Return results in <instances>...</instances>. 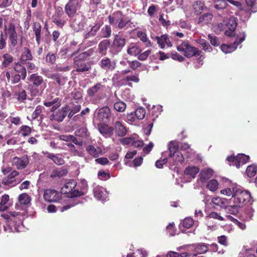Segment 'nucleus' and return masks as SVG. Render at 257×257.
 Segmentation results:
<instances>
[{
    "label": "nucleus",
    "mask_w": 257,
    "mask_h": 257,
    "mask_svg": "<svg viewBox=\"0 0 257 257\" xmlns=\"http://www.w3.org/2000/svg\"><path fill=\"white\" fill-rule=\"evenodd\" d=\"M177 45V49L178 51L183 52L184 56L188 58L194 56H200L199 61H202L201 57L203 56L202 51L198 50L196 48L191 46L188 41H182L178 38H174Z\"/></svg>",
    "instance_id": "nucleus-1"
},
{
    "label": "nucleus",
    "mask_w": 257,
    "mask_h": 257,
    "mask_svg": "<svg viewBox=\"0 0 257 257\" xmlns=\"http://www.w3.org/2000/svg\"><path fill=\"white\" fill-rule=\"evenodd\" d=\"M232 197L234 198V202L240 207L249 201L251 196L248 191L243 190L240 186L235 185L233 187Z\"/></svg>",
    "instance_id": "nucleus-2"
},
{
    "label": "nucleus",
    "mask_w": 257,
    "mask_h": 257,
    "mask_svg": "<svg viewBox=\"0 0 257 257\" xmlns=\"http://www.w3.org/2000/svg\"><path fill=\"white\" fill-rule=\"evenodd\" d=\"M87 22L89 24V28H87V33L84 35V43H87V40L92 37H94L97 33L99 31L101 26V24L98 22H95L94 23H89V20L87 21ZM97 42L96 39L95 40L88 41L89 43L88 46H91L95 45Z\"/></svg>",
    "instance_id": "nucleus-3"
},
{
    "label": "nucleus",
    "mask_w": 257,
    "mask_h": 257,
    "mask_svg": "<svg viewBox=\"0 0 257 257\" xmlns=\"http://www.w3.org/2000/svg\"><path fill=\"white\" fill-rule=\"evenodd\" d=\"M77 183L75 180L72 179L65 183L61 188V191L63 194H70L71 197H74L82 195L81 192L75 189Z\"/></svg>",
    "instance_id": "nucleus-4"
},
{
    "label": "nucleus",
    "mask_w": 257,
    "mask_h": 257,
    "mask_svg": "<svg viewBox=\"0 0 257 257\" xmlns=\"http://www.w3.org/2000/svg\"><path fill=\"white\" fill-rule=\"evenodd\" d=\"M245 36L246 35L244 32H240L232 45L222 44L221 46V50L224 53H231L234 51L237 48V46L245 40Z\"/></svg>",
    "instance_id": "nucleus-5"
},
{
    "label": "nucleus",
    "mask_w": 257,
    "mask_h": 257,
    "mask_svg": "<svg viewBox=\"0 0 257 257\" xmlns=\"http://www.w3.org/2000/svg\"><path fill=\"white\" fill-rule=\"evenodd\" d=\"M19 173L16 170L12 171L8 175L3 179L2 184L5 186H8L10 187L16 186L19 184L23 178L19 179L16 177L19 175Z\"/></svg>",
    "instance_id": "nucleus-6"
},
{
    "label": "nucleus",
    "mask_w": 257,
    "mask_h": 257,
    "mask_svg": "<svg viewBox=\"0 0 257 257\" xmlns=\"http://www.w3.org/2000/svg\"><path fill=\"white\" fill-rule=\"evenodd\" d=\"M249 159L248 156L245 155L243 154H238L236 156H231L227 158L228 162H232L236 168H239L241 165H243L246 163Z\"/></svg>",
    "instance_id": "nucleus-7"
},
{
    "label": "nucleus",
    "mask_w": 257,
    "mask_h": 257,
    "mask_svg": "<svg viewBox=\"0 0 257 257\" xmlns=\"http://www.w3.org/2000/svg\"><path fill=\"white\" fill-rule=\"evenodd\" d=\"M70 109L68 106H66L59 110L58 111L53 113L50 116V119L51 120H54L58 122L63 121L65 116L68 114Z\"/></svg>",
    "instance_id": "nucleus-8"
},
{
    "label": "nucleus",
    "mask_w": 257,
    "mask_h": 257,
    "mask_svg": "<svg viewBox=\"0 0 257 257\" xmlns=\"http://www.w3.org/2000/svg\"><path fill=\"white\" fill-rule=\"evenodd\" d=\"M29 157L25 155L21 158L15 157L12 159V164L16 166L18 169H23L25 168L29 164Z\"/></svg>",
    "instance_id": "nucleus-9"
},
{
    "label": "nucleus",
    "mask_w": 257,
    "mask_h": 257,
    "mask_svg": "<svg viewBox=\"0 0 257 257\" xmlns=\"http://www.w3.org/2000/svg\"><path fill=\"white\" fill-rule=\"evenodd\" d=\"M61 194L59 192L53 189H46L44 191L43 197L48 202H56L60 199Z\"/></svg>",
    "instance_id": "nucleus-10"
},
{
    "label": "nucleus",
    "mask_w": 257,
    "mask_h": 257,
    "mask_svg": "<svg viewBox=\"0 0 257 257\" xmlns=\"http://www.w3.org/2000/svg\"><path fill=\"white\" fill-rule=\"evenodd\" d=\"M189 246L190 250L194 252L192 253L193 256H197L198 254L204 253L208 250V246L202 243L190 245Z\"/></svg>",
    "instance_id": "nucleus-11"
},
{
    "label": "nucleus",
    "mask_w": 257,
    "mask_h": 257,
    "mask_svg": "<svg viewBox=\"0 0 257 257\" xmlns=\"http://www.w3.org/2000/svg\"><path fill=\"white\" fill-rule=\"evenodd\" d=\"M80 4L79 3H69L65 6V12L69 18H72L74 16L77 11L80 8Z\"/></svg>",
    "instance_id": "nucleus-12"
},
{
    "label": "nucleus",
    "mask_w": 257,
    "mask_h": 257,
    "mask_svg": "<svg viewBox=\"0 0 257 257\" xmlns=\"http://www.w3.org/2000/svg\"><path fill=\"white\" fill-rule=\"evenodd\" d=\"M226 26L229 29V31H225V35L227 36L232 37L234 35V31L237 26L236 18L231 17L229 19Z\"/></svg>",
    "instance_id": "nucleus-13"
},
{
    "label": "nucleus",
    "mask_w": 257,
    "mask_h": 257,
    "mask_svg": "<svg viewBox=\"0 0 257 257\" xmlns=\"http://www.w3.org/2000/svg\"><path fill=\"white\" fill-rule=\"evenodd\" d=\"M100 67L106 71L113 70L116 67V63L114 61H111L108 58H104L99 62Z\"/></svg>",
    "instance_id": "nucleus-14"
},
{
    "label": "nucleus",
    "mask_w": 257,
    "mask_h": 257,
    "mask_svg": "<svg viewBox=\"0 0 257 257\" xmlns=\"http://www.w3.org/2000/svg\"><path fill=\"white\" fill-rule=\"evenodd\" d=\"M93 193L95 198L101 201H104L107 198V193L105 189L102 187L97 186L94 187Z\"/></svg>",
    "instance_id": "nucleus-15"
},
{
    "label": "nucleus",
    "mask_w": 257,
    "mask_h": 257,
    "mask_svg": "<svg viewBox=\"0 0 257 257\" xmlns=\"http://www.w3.org/2000/svg\"><path fill=\"white\" fill-rule=\"evenodd\" d=\"M112 128L116 135L118 137H123L126 134L127 130L125 127L123 123L119 121L115 122Z\"/></svg>",
    "instance_id": "nucleus-16"
},
{
    "label": "nucleus",
    "mask_w": 257,
    "mask_h": 257,
    "mask_svg": "<svg viewBox=\"0 0 257 257\" xmlns=\"http://www.w3.org/2000/svg\"><path fill=\"white\" fill-rule=\"evenodd\" d=\"M5 76L7 79V82L12 84L18 83L22 78L20 74H16L13 71H6Z\"/></svg>",
    "instance_id": "nucleus-17"
},
{
    "label": "nucleus",
    "mask_w": 257,
    "mask_h": 257,
    "mask_svg": "<svg viewBox=\"0 0 257 257\" xmlns=\"http://www.w3.org/2000/svg\"><path fill=\"white\" fill-rule=\"evenodd\" d=\"M155 40L162 49L164 48L166 45L169 47L172 46V44L167 35H163L160 37L156 36Z\"/></svg>",
    "instance_id": "nucleus-18"
},
{
    "label": "nucleus",
    "mask_w": 257,
    "mask_h": 257,
    "mask_svg": "<svg viewBox=\"0 0 257 257\" xmlns=\"http://www.w3.org/2000/svg\"><path fill=\"white\" fill-rule=\"evenodd\" d=\"M125 44V39L118 35L115 36L113 42V46L117 52H120Z\"/></svg>",
    "instance_id": "nucleus-19"
},
{
    "label": "nucleus",
    "mask_w": 257,
    "mask_h": 257,
    "mask_svg": "<svg viewBox=\"0 0 257 257\" xmlns=\"http://www.w3.org/2000/svg\"><path fill=\"white\" fill-rule=\"evenodd\" d=\"M199 168L196 166H188L184 170V175L192 179L195 178L196 175L199 173Z\"/></svg>",
    "instance_id": "nucleus-20"
},
{
    "label": "nucleus",
    "mask_w": 257,
    "mask_h": 257,
    "mask_svg": "<svg viewBox=\"0 0 257 257\" xmlns=\"http://www.w3.org/2000/svg\"><path fill=\"white\" fill-rule=\"evenodd\" d=\"M74 66L77 72H83L89 70V67L80 59L75 58Z\"/></svg>",
    "instance_id": "nucleus-21"
},
{
    "label": "nucleus",
    "mask_w": 257,
    "mask_h": 257,
    "mask_svg": "<svg viewBox=\"0 0 257 257\" xmlns=\"http://www.w3.org/2000/svg\"><path fill=\"white\" fill-rule=\"evenodd\" d=\"M97 116L98 118L102 121L107 119L110 116V109L107 106L102 107L99 109Z\"/></svg>",
    "instance_id": "nucleus-22"
},
{
    "label": "nucleus",
    "mask_w": 257,
    "mask_h": 257,
    "mask_svg": "<svg viewBox=\"0 0 257 257\" xmlns=\"http://www.w3.org/2000/svg\"><path fill=\"white\" fill-rule=\"evenodd\" d=\"M33 30L36 36V40L38 45H40L41 39V25L38 22H34L32 26Z\"/></svg>",
    "instance_id": "nucleus-23"
},
{
    "label": "nucleus",
    "mask_w": 257,
    "mask_h": 257,
    "mask_svg": "<svg viewBox=\"0 0 257 257\" xmlns=\"http://www.w3.org/2000/svg\"><path fill=\"white\" fill-rule=\"evenodd\" d=\"M28 79L35 87L40 86L44 82L43 77L39 75L38 73L31 74Z\"/></svg>",
    "instance_id": "nucleus-24"
},
{
    "label": "nucleus",
    "mask_w": 257,
    "mask_h": 257,
    "mask_svg": "<svg viewBox=\"0 0 257 257\" xmlns=\"http://www.w3.org/2000/svg\"><path fill=\"white\" fill-rule=\"evenodd\" d=\"M99 132L105 137L111 136L113 134V128L106 124H100L98 125Z\"/></svg>",
    "instance_id": "nucleus-25"
},
{
    "label": "nucleus",
    "mask_w": 257,
    "mask_h": 257,
    "mask_svg": "<svg viewBox=\"0 0 257 257\" xmlns=\"http://www.w3.org/2000/svg\"><path fill=\"white\" fill-rule=\"evenodd\" d=\"M213 16L210 13H206L199 17L198 24L203 26L210 23L212 19Z\"/></svg>",
    "instance_id": "nucleus-26"
},
{
    "label": "nucleus",
    "mask_w": 257,
    "mask_h": 257,
    "mask_svg": "<svg viewBox=\"0 0 257 257\" xmlns=\"http://www.w3.org/2000/svg\"><path fill=\"white\" fill-rule=\"evenodd\" d=\"M13 71L16 74H20L23 80L25 79L27 76V70L24 66L19 63H17L14 67Z\"/></svg>",
    "instance_id": "nucleus-27"
},
{
    "label": "nucleus",
    "mask_w": 257,
    "mask_h": 257,
    "mask_svg": "<svg viewBox=\"0 0 257 257\" xmlns=\"http://www.w3.org/2000/svg\"><path fill=\"white\" fill-rule=\"evenodd\" d=\"M110 45V41L107 39L101 41L98 44V50L100 54L105 55L106 54L107 50Z\"/></svg>",
    "instance_id": "nucleus-28"
},
{
    "label": "nucleus",
    "mask_w": 257,
    "mask_h": 257,
    "mask_svg": "<svg viewBox=\"0 0 257 257\" xmlns=\"http://www.w3.org/2000/svg\"><path fill=\"white\" fill-rule=\"evenodd\" d=\"M86 150L90 155L95 158H97L102 152L100 148H95L93 145H88L87 146Z\"/></svg>",
    "instance_id": "nucleus-29"
},
{
    "label": "nucleus",
    "mask_w": 257,
    "mask_h": 257,
    "mask_svg": "<svg viewBox=\"0 0 257 257\" xmlns=\"http://www.w3.org/2000/svg\"><path fill=\"white\" fill-rule=\"evenodd\" d=\"M211 203L218 206L221 208H224L228 202L226 199L220 198L219 197H213L211 200Z\"/></svg>",
    "instance_id": "nucleus-30"
},
{
    "label": "nucleus",
    "mask_w": 257,
    "mask_h": 257,
    "mask_svg": "<svg viewBox=\"0 0 257 257\" xmlns=\"http://www.w3.org/2000/svg\"><path fill=\"white\" fill-rule=\"evenodd\" d=\"M213 174V171L210 168H206L203 169L200 173V180L201 181L204 182L209 178H210Z\"/></svg>",
    "instance_id": "nucleus-31"
},
{
    "label": "nucleus",
    "mask_w": 257,
    "mask_h": 257,
    "mask_svg": "<svg viewBox=\"0 0 257 257\" xmlns=\"http://www.w3.org/2000/svg\"><path fill=\"white\" fill-rule=\"evenodd\" d=\"M112 80L118 85H122L125 83V78L120 71H117L113 76Z\"/></svg>",
    "instance_id": "nucleus-32"
},
{
    "label": "nucleus",
    "mask_w": 257,
    "mask_h": 257,
    "mask_svg": "<svg viewBox=\"0 0 257 257\" xmlns=\"http://www.w3.org/2000/svg\"><path fill=\"white\" fill-rule=\"evenodd\" d=\"M19 215V212L11 211L8 213L2 214L1 217L6 219L8 222H14L15 221V217Z\"/></svg>",
    "instance_id": "nucleus-33"
},
{
    "label": "nucleus",
    "mask_w": 257,
    "mask_h": 257,
    "mask_svg": "<svg viewBox=\"0 0 257 257\" xmlns=\"http://www.w3.org/2000/svg\"><path fill=\"white\" fill-rule=\"evenodd\" d=\"M9 200V196L7 194L4 195L0 198V212L7 210L9 206L7 205Z\"/></svg>",
    "instance_id": "nucleus-34"
},
{
    "label": "nucleus",
    "mask_w": 257,
    "mask_h": 257,
    "mask_svg": "<svg viewBox=\"0 0 257 257\" xmlns=\"http://www.w3.org/2000/svg\"><path fill=\"white\" fill-rule=\"evenodd\" d=\"M2 66L3 67H7L10 65V64L14 61V57L10 54L6 53L3 55L2 57Z\"/></svg>",
    "instance_id": "nucleus-35"
},
{
    "label": "nucleus",
    "mask_w": 257,
    "mask_h": 257,
    "mask_svg": "<svg viewBox=\"0 0 257 257\" xmlns=\"http://www.w3.org/2000/svg\"><path fill=\"white\" fill-rule=\"evenodd\" d=\"M33 56L30 50L27 47H25L21 57L22 62L23 63H24V62H26L27 60H31Z\"/></svg>",
    "instance_id": "nucleus-36"
},
{
    "label": "nucleus",
    "mask_w": 257,
    "mask_h": 257,
    "mask_svg": "<svg viewBox=\"0 0 257 257\" xmlns=\"http://www.w3.org/2000/svg\"><path fill=\"white\" fill-rule=\"evenodd\" d=\"M168 149L169 150V157H172L174 154L179 152V145L175 141H171L168 146Z\"/></svg>",
    "instance_id": "nucleus-37"
},
{
    "label": "nucleus",
    "mask_w": 257,
    "mask_h": 257,
    "mask_svg": "<svg viewBox=\"0 0 257 257\" xmlns=\"http://www.w3.org/2000/svg\"><path fill=\"white\" fill-rule=\"evenodd\" d=\"M194 12L196 15L200 14L204 8V4L199 1L195 2L192 5Z\"/></svg>",
    "instance_id": "nucleus-38"
},
{
    "label": "nucleus",
    "mask_w": 257,
    "mask_h": 257,
    "mask_svg": "<svg viewBox=\"0 0 257 257\" xmlns=\"http://www.w3.org/2000/svg\"><path fill=\"white\" fill-rule=\"evenodd\" d=\"M5 31L8 35L9 37L18 36L16 32V27L13 23H10L8 27L5 26Z\"/></svg>",
    "instance_id": "nucleus-39"
},
{
    "label": "nucleus",
    "mask_w": 257,
    "mask_h": 257,
    "mask_svg": "<svg viewBox=\"0 0 257 257\" xmlns=\"http://www.w3.org/2000/svg\"><path fill=\"white\" fill-rule=\"evenodd\" d=\"M141 52V49L139 47L134 44H131L127 50V52L128 54L131 55H137Z\"/></svg>",
    "instance_id": "nucleus-40"
},
{
    "label": "nucleus",
    "mask_w": 257,
    "mask_h": 257,
    "mask_svg": "<svg viewBox=\"0 0 257 257\" xmlns=\"http://www.w3.org/2000/svg\"><path fill=\"white\" fill-rule=\"evenodd\" d=\"M194 224L193 219L190 217H186L180 224V228L184 227L186 228H190Z\"/></svg>",
    "instance_id": "nucleus-41"
},
{
    "label": "nucleus",
    "mask_w": 257,
    "mask_h": 257,
    "mask_svg": "<svg viewBox=\"0 0 257 257\" xmlns=\"http://www.w3.org/2000/svg\"><path fill=\"white\" fill-rule=\"evenodd\" d=\"M218 185L219 183L216 179H212L208 182L206 188L211 192H215L218 189Z\"/></svg>",
    "instance_id": "nucleus-42"
},
{
    "label": "nucleus",
    "mask_w": 257,
    "mask_h": 257,
    "mask_svg": "<svg viewBox=\"0 0 257 257\" xmlns=\"http://www.w3.org/2000/svg\"><path fill=\"white\" fill-rule=\"evenodd\" d=\"M75 134L76 136L82 138H86L89 136V133L85 125L77 130L75 132Z\"/></svg>",
    "instance_id": "nucleus-43"
},
{
    "label": "nucleus",
    "mask_w": 257,
    "mask_h": 257,
    "mask_svg": "<svg viewBox=\"0 0 257 257\" xmlns=\"http://www.w3.org/2000/svg\"><path fill=\"white\" fill-rule=\"evenodd\" d=\"M238 205L237 204L234 205H227L224 209L226 213L232 215H236L238 212Z\"/></svg>",
    "instance_id": "nucleus-44"
},
{
    "label": "nucleus",
    "mask_w": 257,
    "mask_h": 257,
    "mask_svg": "<svg viewBox=\"0 0 257 257\" xmlns=\"http://www.w3.org/2000/svg\"><path fill=\"white\" fill-rule=\"evenodd\" d=\"M19 202L21 204L27 205L30 203L31 198L26 193H22L19 196Z\"/></svg>",
    "instance_id": "nucleus-45"
},
{
    "label": "nucleus",
    "mask_w": 257,
    "mask_h": 257,
    "mask_svg": "<svg viewBox=\"0 0 257 257\" xmlns=\"http://www.w3.org/2000/svg\"><path fill=\"white\" fill-rule=\"evenodd\" d=\"M111 34V29L109 26L105 25L100 31V37L106 38L110 37Z\"/></svg>",
    "instance_id": "nucleus-46"
},
{
    "label": "nucleus",
    "mask_w": 257,
    "mask_h": 257,
    "mask_svg": "<svg viewBox=\"0 0 257 257\" xmlns=\"http://www.w3.org/2000/svg\"><path fill=\"white\" fill-rule=\"evenodd\" d=\"M214 8L217 10H222L227 6L226 0H213Z\"/></svg>",
    "instance_id": "nucleus-47"
},
{
    "label": "nucleus",
    "mask_w": 257,
    "mask_h": 257,
    "mask_svg": "<svg viewBox=\"0 0 257 257\" xmlns=\"http://www.w3.org/2000/svg\"><path fill=\"white\" fill-rule=\"evenodd\" d=\"M120 18H121V12L119 11L116 12L112 16L108 17L109 22L111 24H116Z\"/></svg>",
    "instance_id": "nucleus-48"
},
{
    "label": "nucleus",
    "mask_w": 257,
    "mask_h": 257,
    "mask_svg": "<svg viewBox=\"0 0 257 257\" xmlns=\"http://www.w3.org/2000/svg\"><path fill=\"white\" fill-rule=\"evenodd\" d=\"M126 104L122 101H118L114 103L113 107L118 112H123L126 109Z\"/></svg>",
    "instance_id": "nucleus-49"
},
{
    "label": "nucleus",
    "mask_w": 257,
    "mask_h": 257,
    "mask_svg": "<svg viewBox=\"0 0 257 257\" xmlns=\"http://www.w3.org/2000/svg\"><path fill=\"white\" fill-rule=\"evenodd\" d=\"M118 27L122 29L127 24H130V20L128 18L124 17L121 13V18H119Z\"/></svg>",
    "instance_id": "nucleus-50"
},
{
    "label": "nucleus",
    "mask_w": 257,
    "mask_h": 257,
    "mask_svg": "<svg viewBox=\"0 0 257 257\" xmlns=\"http://www.w3.org/2000/svg\"><path fill=\"white\" fill-rule=\"evenodd\" d=\"M135 113L138 120H142L145 116L146 110L143 107H139L136 109Z\"/></svg>",
    "instance_id": "nucleus-51"
},
{
    "label": "nucleus",
    "mask_w": 257,
    "mask_h": 257,
    "mask_svg": "<svg viewBox=\"0 0 257 257\" xmlns=\"http://www.w3.org/2000/svg\"><path fill=\"white\" fill-rule=\"evenodd\" d=\"M67 172L64 169H56L53 171L50 177L51 178L61 177L66 174Z\"/></svg>",
    "instance_id": "nucleus-52"
},
{
    "label": "nucleus",
    "mask_w": 257,
    "mask_h": 257,
    "mask_svg": "<svg viewBox=\"0 0 257 257\" xmlns=\"http://www.w3.org/2000/svg\"><path fill=\"white\" fill-rule=\"evenodd\" d=\"M70 110L68 113V116L71 118L73 115L79 112L81 109V106L79 104L74 105L72 107H69Z\"/></svg>",
    "instance_id": "nucleus-53"
},
{
    "label": "nucleus",
    "mask_w": 257,
    "mask_h": 257,
    "mask_svg": "<svg viewBox=\"0 0 257 257\" xmlns=\"http://www.w3.org/2000/svg\"><path fill=\"white\" fill-rule=\"evenodd\" d=\"M256 171L257 166L254 165H252L247 167L246 172L248 177H251L255 175Z\"/></svg>",
    "instance_id": "nucleus-54"
},
{
    "label": "nucleus",
    "mask_w": 257,
    "mask_h": 257,
    "mask_svg": "<svg viewBox=\"0 0 257 257\" xmlns=\"http://www.w3.org/2000/svg\"><path fill=\"white\" fill-rule=\"evenodd\" d=\"M102 87V85L100 83H98L96 84L95 85L92 86V87L90 88L88 91V94L89 96H93L100 89L101 87Z\"/></svg>",
    "instance_id": "nucleus-55"
},
{
    "label": "nucleus",
    "mask_w": 257,
    "mask_h": 257,
    "mask_svg": "<svg viewBox=\"0 0 257 257\" xmlns=\"http://www.w3.org/2000/svg\"><path fill=\"white\" fill-rule=\"evenodd\" d=\"M138 36L142 41L146 43V45L147 46H150L151 43L148 40L147 35L145 33L139 31L138 32Z\"/></svg>",
    "instance_id": "nucleus-56"
},
{
    "label": "nucleus",
    "mask_w": 257,
    "mask_h": 257,
    "mask_svg": "<svg viewBox=\"0 0 257 257\" xmlns=\"http://www.w3.org/2000/svg\"><path fill=\"white\" fill-rule=\"evenodd\" d=\"M20 129V133L22 136L26 137L29 136L31 133V128L27 125H22Z\"/></svg>",
    "instance_id": "nucleus-57"
},
{
    "label": "nucleus",
    "mask_w": 257,
    "mask_h": 257,
    "mask_svg": "<svg viewBox=\"0 0 257 257\" xmlns=\"http://www.w3.org/2000/svg\"><path fill=\"white\" fill-rule=\"evenodd\" d=\"M67 77L58 74L55 81L59 86H63L67 81Z\"/></svg>",
    "instance_id": "nucleus-58"
},
{
    "label": "nucleus",
    "mask_w": 257,
    "mask_h": 257,
    "mask_svg": "<svg viewBox=\"0 0 257 257\" xmlns=\"http://www.w3.org/2000/svg\"><path fill=\"white\" fill-rule=\"evenodd\" d=\"M137 118L135 116V112L128 113L126 115V121L130 124H133L137 122Z\"/></svg>",
    "instance_id": "nucleus-59"
},
{
    "label": "nucleus",
    "mask_w": 257,
    "mask_h": 257,
    "mask_svg": "<svg viewBox=\"0 0 257 257\" xmlns=\"http://www.w3.org/2000/svg\"><path fill=\"white\" fill-rule=\"evenodd\" d=\"M247 5L250 7L252 12L255 13L257 11V3L256 0H246Z\"/></svg>",
    "instance_id": "nucleus-60"
},
{
    "label": "nucleus",
    "mask_w": 257,
    "mask_h": 257,
    "mask_svg": "<svg viewBox=\"0 0 257 257\" xmlns=\"http://www.w3.org/2000/svg\"><path fill=\"white\" fill-rule=\"evenodd\" d=\"M173 159L176 162H183L184 160V157L182 154L179 151L174 154L173 156H172Z\"/></svg>",
    "instance_id": "nucleus-61"
},
{
    "label": "nucleus",
    "mask_w": 257,
    "mask_h": 257,
    "mask_svg": "<svg viewBox=\"0 0 257 257\" xmlns=\"http://www.w3.org/2000/svg\"><path fill=\"white\" fill-rule=\"evenodd\" d=\"M7 39V36L4 35L3 33H1L0 35V50H2L6 47Z\"/></svg>",
    "instance_id": "nucleus-62"
},
{
    "label": "nucleus",
    "mask_w": 257,
    "mask_h": 257,
    "mask_svg": "<svg viewBox=\"0 0 257 257\" xmlns=\"http://www.w3.org/2000/svg\"><path fill=\"white\" fill-rule=\"evenodd\" d=\"M206 217L216 219L220 221L224 220V218L216 212H211L208 216H206Z\"/></svg>",
    "instance_id": "nucleus-63"
},
{
    "label": "nucleus",
    "mask_w": 257,
    "mask_h": 257,
    "mask_svg": "<svg viewBox=\"0 0 257 257\" xmlns=\"http://www.w3.org/2000/svg\"><path fill=\"white\" fill-rule=\"evenodd\" d=\"M208 37L213 46H217L220 44V42L216 36L208 35Z\"/></svg>",
    "instance_id": "nucleus-64"
}]
</instances>
